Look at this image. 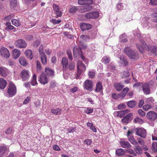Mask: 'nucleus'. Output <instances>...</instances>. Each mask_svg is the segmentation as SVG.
Returning a JSON list of instances; mask_svg holds the SVG:
<instances>
[{"mask_svg": "<svg viewBox=\"0 0 157 157\" xmlns=\"http://www.w3.org/2000/svg\"><path fill=\"white\" fill-rule=\"evenodd\" d=\"M8 97H12L14 96L17 93V88L15 84L12 82L9 84L7 90Z\"/></svg>", "mask_w": 157, "mask_h": 157, "instance_id": "nucleus-1", "label": "nucleus"}, {"mask_svg": "<svg viewBox=\"0 0 157 157\" xmlns=\"http://www.w3.org/2000/svg\"><path fill=\"white\" fill-rule=\"evenodd\" d=\"M124 51L130 58L135 59L137 58V52L132 51L129 48L127 47L125 48Z\"/></svg>", "mask_w": 157, "mask_h": 157, "instance_id": "nucleus-2", "label": "nucleus"}, {"mask_svg": "<svg viewBox=\"0 0 157 157\" xmlns=\"http://www.w3.org/2000/svg\"><path fill=\"white\" fill-rule=\"evenodd\" d=\"M83 88L89 92H91L93 90V82L92 80H86L84 81L83 84Z\"/></svg>", "mask_w": 157, "mask_h": 157, "instance_id": "nucleus-3", "label": "nucleus"}, {"mask_svg": "<svg viewBox=\"0 0 157 157\" xmlns=\"http://www.w3.org/2000/svg\"><path fill=\"white\" fill-rule=\"evenodd\" d=\"M135 131L136 135L144 138H145L146 132L144 129L143 128H137Z\"/></svg>", "mask_w": 157, "mask_h": 157, "instance_id": "nucleus-4", "label": "nucleus"}, {"mask_svg": "<svg viewBox=\"0 0 157 157\" xmlns=\"http://www.w3.org/2000/svg\"><path fill=\"white\" fill-rule=\"evenodd\" d=\"M0 55L6 58H8L10 56L8 50L5 47H2L0 49Z\"/></svg>", "mask_w": 157, "mask_h": 157, "instance_id": "nucleus-5", "label": "nucleus"}, {"mask_svg": "<svg viewBox=\"0 0 157 157\" xmlns=\"http://www.w3.org/2000/svg\"><path fill=\"white\" fill-rule=\"evenodd\" d=\"M15 45L18 48H25L27 46V44L26 42L22 39H19L17 40L15 42Z\"/></svg>", "mask_w": 157, "mask_h": 157, "instance_id": "nucleus-6", "label": "nucleus"}, {"mask_svg": "<svg viewBox=\"0 0 157 157\" xmlns=\"http://www.w3.org/2000/svg\"><path fill=\"white\" fill-rule=\"evenodd\" d=\"M99 16V13L98 12H91L86 13L85 15L86 18L89 19H95Z\"/></svg>", "mask_w": 157, "mask_h": 157, "instance_id": "nucleus-7", "label": "nucleus"}, {"mask_svg": "<svg viewBox=\"0 0 157 157\" xmlns=\"http://www.w3.org/2000/svg\"><path fill=\"white\" fill-rule=\"evenodd\" d=\"M146 116L148 119L153 121L157 118V114L155 112L150 111L147 114Z\"/></svg>", "mask_w": 157, "mask_h": 157, "instance_id": "nucleus-8", "label": "nucleus"}, {"mask_svg": "<svg viewBox=\"0 0 157 157\" xmlns=\"http://www.w3.org/2000/svg\"><path fill=\"white\" fill-rule=\"evenodd\" d=\"M48 79L46 75L44 73H42L40 75L39 77V81L43 85H45L48 83Z\"/></svg>", "mask_w": 157, "mask_h": 157, "instance_id": "nucleus-9", "label": "nucleus"}, {"mask_svg": "<svg viewBox=\"0 0 157 157\" xmlns=\"http://www.w3.org/2000/svg\"><path fill=\"white\" fill-rule=\"evenodd\" d=\"M21 75L23 80L24 81L27 80L30 77L29 71L25 70H23L21 71Z\"/></svg>", "mask_w": 157, "mask_h": 157, "instance_id": "nucleus-10", "label": "nucleus"}, {"mask_svg": "<svg viewBox=\"0 0 157 157\" xmlns=\"http://www.w3.org/2000/svg\"><path fill=\"white\" fill-rule=\"evenodd\" d=\"M142 88L143 92L145 94H148L150 93V85L149 84L146 83L142 85Z\"/></svg>", "mask_w": 157, "mask_h": 157, "instance_id": "nucleus-11", "label": "nucleus"}, {"mask_svg": "<svg viewBox=\"0 0 157 157\" xmlns=\"http://www.w3.org/2000/svg\"><path fill=\"white\" fill-rule=\"evenodd\" d=\"M86 48V45L83 44H82L80 47V48L77 47H75L73 49V54L74 55H77L79 53V51L80 50L81 48L82 49H85Z\"/></svg>", "mask_w": 157, "mask_h": 157, "instance_id": "nucleus-12", "label": "nucleus"}, {"mask_svg": "<svg viewBox=\"0 0 157 157\" xmlns=\"http://www.w3.org/2000/svg\"><path fill=\"white\" fill-rule=\"evenodd\" d=\"M132 119V113H129L126 115L122 120V121L125 123H128Z\"/></svg>", "mask_w": 157, "mask_h": 157, "instance_id": "nucleus-13", "label": "nucleus"}, {"mask_svg": "<svg viewBox=\"0 0 157 157\" xmlns=\"http://www.w3.org/2000/svg\"><path fill=\"white\" fill-rule=\"evenodd\" d=\"M9 151L8 147L4 145L0 146V157H3L5 153Z\"/></svg>", "mask_w": 157, "mask_h": 157, "instance_id": "nucleus-14", "label": "nucleus"}, {"mask_svg": "<svg viewBox=\"0 0 157 157\" xmlns=\"http://www.w3.org/2000/svg\"><path fill=\"white\" fill-rule=\"evenodd\" d=\"M85 5L81 7L79 11L80 12L84 13L89 11L92 10V8L91 6L89 5Z\"/></svg>", "mask_w": 157, "mask_h": 157, "instance_id": "nucleus-15", "label": "nucleus"}, {"mask_svg": "<svg viewBox=\"0 0 157 157\" xmlns=\"http://www.w3.org/2000/svg\"><path fill=\"white\" fill-rule=\"evenodd\" d=\"M80 28L82 31L89 30L92 27V25L88 24L82 23L80 25Z\"/></svg>", "mask_w": 157, "mask_h": 157, "instance_id": "nucleus-16", "label": "nucleus"}, {"mask_svg": "<svg viewBox=\"0 0 157 157\" xmlns=\"http://www.w3.org/2000/svg\"><path fill=\"white\" fill-rule=\"evenodd\" d=\"M45 72L46 75H47L48 76L52 77L54 76V71L48 67L45 68Z\"/></svg>", "mask_w": 157, "mask_h": 157, "instance_id": "nucleus-17", "label": "nucleus"}, {"mask_svg": "<svg viewBox=\"0 0 157 157\" xmlns=\"http://www.w3.org/2000/svg\"><path fill=\"white\" fill-rule=\"evenodd\" d=\"M92 0H78V3L80 5H91L93 3Z\"/></svg>", "mask_w": 157, "mask_h": 157, "instance_id": "nucleus-18", "label": "nucleus"}, {"mask_svg": "<svg viewBox=\"0 0 157 157\" xmlns=\"http://www.w3.org/2000/svg\"><path fill=\"white\" fill-rule=\"evenodd\" d=\"M120 144L123 148H131L132 147L130 144L127 141L121 140L120 141Z\"/></svg>", "mask_w": 157, "mask_h": 157, "instance_id": "nucleus-19", "label": "nucleus"}, {"mask_svg": "<svg viewBox=\"0 0 157 157\" xmlns=\"http://www.w3.org/2000/svg\"><path fill=\"white\" fill-rule=\"evenodd\" d=\"M61 63L63 66V70H66L68 64V60L67 58L65 57L62 58Z\"/></svg>", "mask_w": 157, "mask_h": 157, "instance_id": "nucleus-20", "label": "nucleus"}, {"mask_svg": "<svg viewBox=\"0 0 157 157\" xmlns=\"http://www.w3.org/2000/svg\"><path fill=\"white\" fill-rule=\"evenodd\" d=\"M20 55V51L17 49H14L12 51V56L14 59H17Z\"/></svg>", "mask_w": 157, "mask_h": 157, "instance_id": "nucleus-21", "label": "nucleus"}, {"mask_svg": "<svg viewBox=\"0 0 157 157\" xmlns=\"http://www.w3.org/2000/svg\"><path fill=\"white\" fill-rule=\"evenodd\" d=\"M7 84L6 81L2 78H0V89H4Z\"/></svg>", "mask_w": 157, "mask_h": 157, "instance_id": "nucleus-22", "label": "nucleus"}, {"mask_svg": "<svg viewBox=\"0 0 157 157\" xmlns=\"http://www.w3.org/2000/svg\"><path fill=\"white\" fill-rule=\"evenodd\" d=\"M137 47L140 52H142L143 49L146 50L147 51H149L151 50L146 44H143V46H140L137 45Z\"/></svg>", "mask_w": 157, "mask_h": 157, "instance_id": "nucleus-23", "label": "nucleus"}, {"mask_svg": "<svg viewBox=\"0 0 157 157\" xmlns=\"http://www.w3.org/2000/svg\"><path fill=\"white\" fill-rule=\"evenodd\" d=\"M77 69L81 70L84 71L86 70V68L85 65L81 61H78L77 63Z\"/></svg>", "mask_w": 157, "mask_h": 157, "instance_id": "nucleus-24", "label": "nucleus"}, {"mask_svg": "<svg viewBox=\"0 0 157 157\" xmlns=\"http://www.w3.org/2000/svg\"><path fill=\"white\" fill-rule=\"evenodd\" d=\"M102 89V86L101 83L100 82H98L96 84L95 91L97 92H101Z\"/></svg>", "mask_w": 157, "mask_h": 157, "instance_id": "nucleus-25", "label": "nucleus"}, {"mask_svg": "<svg viewBox=\"0 0 157 157\" xmlns=\"http://www.w3.org/2000/svg\"><path fill=\"white\" fill-rule=\"evenodd\" d=\"M128 112L129 111L128 109L118 111L117 112V117H124L126 113H128Z\"/></svg>", "mask_w": 157, "mask_h": 157, "instance_id": "nucleus-26", "label": "nucleus"}, {"mask_svg": "<svg viewBox=\"0 0 157 157\" xmlns=\"http://www.w3.org/2000/svg\"><path fill=\"white\" fill-rule=\"evenodd\" d=\"M125 151L122 148L118 149L116 151V154L117 155L122 156L124 155Z\"/></svg>", "mask_w": 157, "mask_h": 157, "instance_id": "nucleus-27", "label": "nucleus"}, {"mask_svg": "<svg viewBox=\"0 0 157 157\" xmlns=\"http://www.w3.org/2000/svg\"><path fill=\"white\" fill-rule=\"evenodd\" d=\"M120 59L121 61V65L125 66L128 64V62L123 56H121Z\"/></svg>", "mask_w": 157, "mask_h": 157, "instance_id": "nucleus-28", "label": "nucleus"}, {"mask_svg": "<svg viewBox=\"0 0 157 157\" xmlns=\"http://www.w3.org/2000/svg\"><path fill=\"white\" fill-rule=\"evenodd\" d=\"M120 43L126 42L127 41V39L126 35L124 34H123L120 36Z\"/></svg>", "mask_w": 157, "mask_h": 157, "instance_id": "nucleus-29", "label": "nucleus"}, {"mask_svg": "<svg viewBox=\"0 0 157 157\" xmlns=\"http://www.w3.org/2000/svg\"><path fill=\"white\" fill-rule=\"evenodd\" d=\"M128 140L133 145H136L138 144V142L136 141L132 136H129L128 138Z\"/></svg>", "mask_w": 157, "mask_h": 157, "instance_id": "nucleus-30", "label": "nucleus"}, {"mask_svg": "<svg viewBox=\"0 0 157 157\" xmlns=\"http://www.w3.org/2000/svg\"><path fill=\"white\" fill-rule=\"evenodd\" d=\"M134 149L135 151L137 154H140L143 153L142 149L140 146H135Z\"/></svg>", "mask_w": 157, "mask_h": 157, "instance_id": "nucleus-31", "label": "nucleus"}, {"mask_svg": "<svg viewBox=\"0 0 157 157\" xmlns=\"http://www.w3.org/2000/svg\"><path fill=\"white\" fill-rule=\"evenodd\" d=\"M25 54L28 59H32L33 56L32 52L30 50H27L25 52Z\"/></svg>", "mask_w": 157, "mask_h": 157, "instance_id": "nucleus-32", "label": "nucleus"}, {"mask_svg": "<svg viewBox=\"0 0 157 157\" xmlns=\"http://www.w3.org/2000/svg\"><path fill=\"white\" fill-rule=\"evenodd\" d=\"M114 86L117 90L120 91L123 89L124 86L121 83H115L114 84Z\"/></svg>", "mask_w": 157, "mask_h": 157, "instance_id": "nucleus-33", "label": "nucleus"}, {"mask_svg": "<svg viewBox=\"0 0 157 157\" xmlns=\"http://www.w3.org/2000/svg\"><path fill=\"white\" fill-rule=\"evenodd\" d=\"M61 111L62 110L59 108L53 109H51L52 113L56 115L60 114Z\"/></svg>", "mask_w": 157, "mask_h": 157, "instance_id": "nucleus-34", "label": "nucleus"}, {"mask_svg": "<svg viewBox=\"0 0 157 157\" xmlns=\"http://www.w3.org/2000/svg\"><path fill=\"white\" fill-rule=\"evenodd\" d=\"M127 105L130 108H133L136 105V102L135 101H131L127 102Z\"/></svg>", "mask_w": 157, "mask_h": 157, "instance_id": "nucleus-35", "label": "nucleus"}, {"mask_svg": "<svg viewBox=\"0 0 157 157\" xmlns=\"http://www.w3.org/2000/svg\"><path fill=\"white\" fill-rule=\"evenodd\" d=\"M19 62L21 65L23 66L26 65L27 64L26 59L24 57H21L19 58Z\"/></svg>", "mask_w": 157, "mask_h": 157, "instance_id": "nucleus-36", "label": "nucleus"}, {"mask_svg": "<svg viewBox=\"0 0 157 157\" xmlns=\"http://www.w3.org/2000/svg\"><path fill=\"white\" fill-rule=\"evenodd\" d=\"M7 70L4 67H0V74L3 76H6L7 75Z\"/></svg>", "mask_w": 157, "mask_h": 157, "instance_id": "nucleus-37", "label": "nucleus"}, {"mask_svg": "<svg viewBox=\"0 0 157 157\" xmlns=\"http://www.w3.org/2000/svg\"><path fill=\"white\" fill-rule=\"evenodd\" d=\"M40 56V58L41 62L43 64H46L47 63V59L45 56V54Z\"/></svg>", "mask_w": 157, "mask_h": 157, "instance_id": "nucleus-38", "label": "nucleus"}, {"mask_svg": "<svg viewBox=\"0 0 157 157\" xmlns=\"http://www.w3.org/2000/svg\"><path fill=\"white\" fill-rule=\"evenodd\" d=\"M31 83V85L33 86H35L37 84L36 81V76L35 74L33 75L32 80Z\"/></svg>", "mask_w": 157, "mask_h": 157, "instance_id": "nucleus-39", "label": "nucleus"}, {"mask_svg": "<svg viewBox=\"0 0 157 157\" xmlns=\"http://www.w3.org/2000/svg\"><path fill=\"white\" fill-rule=\"evenodd\" d=\"M10 5L11 8H14L17 5V1L16 0H10Z\"/></svg>", "mask_w": 157, "mask_h": 157, "instance_id": "nucleus-40", "label": "nucleus"}, {"mask_svg": "<svg viewBox=\"0 0 157 157\" xmlns=\"http://www.w3.org/2000/svg\"><path fill=\"white\" fill-rule=\"evenodd\" d=\"M129 91V89L128 87L124 88L122 92L121 93V97L124 98L126 94Z\"/></svg>", "mask_w": 157, "mask_h": 157, "instance_id": "nucleus-41", "label": "nucleus"}, {"mask_svg": "<svg viewBox=\"0 0 157 157\" xmlns=\"http://www.w3.org/2000/svg\"><path fill=\"white\" fill-rule=\"evenodd\" d=\"M116 9L118 10H121L124 8V6L123 3H118L116 6Z\"/></svg>", "mask_w": 157, "mask_h": 157, "instance_id": "nucleus-42", "label": "nucleus"}, {"mask_svg": "<svg viewBox=\"0 0 157 157\" xmlns=\"http://www.w3.org/2000/svg\"><path fill=\"white\" fill-rule=\"evenodd\" d=\"M134 121L135 123L139 124H142L143 123V120L138 117H136L134 119Z\"/></svg>", "mask_w": 157, "mask_h": 157, "instance_id": "nucleus-43", "label": "nucleus"}, {"mask_svg": "<svg viewBox=\"0 0 157 157\" xmlns=\"http://www.w3.org/2000/svg\"><path fill=\"white\" fill-rule=\"evenodd\" d=\"M78 9L77 6H73L69 10V12L71 13H75L78 10Z\"/></svg>", "mask_w": 157, "mask_h": 157, "instance_id": "nucleus-44", "label": "nucleus"}, {"mask_svg": "<svg viewBox=\"0 0 157 157\" xmlns=\"http://www.w3.org/2000/svg\"><path fill=\"white\" fill-rule=\"evenodd\" d=\"M12 24L16 26H20V23L19 21L15 19H13L11 21Z\"/></svg>", "mask_w": 157, "mask_h": 157, "instance_id": "nucleus-45", "label": "nucleus"}, {"mask_svg": "<svg viewBox=\"0 0 157 157\" xmlns=\"http://www.w3.org/2000/svg\"><path fill=\"white\" fill-rule=\"evenodd\" d=\"M110 61V59L106 56L104 57L101 60L102 62L104 63H108Z\"/></svg>", "mask_w": 157, "mask_h": 157, "instance_id": "nucleus-46", "label": "nucleus"}, {"mask_svg": "<svg viewBox=\"0 0 157 157\" xmlns=\"http://www.w3.org/2000/svg\"><path fill=\"white\" fill-rule=\"evenodd\" d=\"M112 98L115 99H117L121 97V94H112Z\"/></svg>", "mask_w": 157, "mask_h": 157, "instance_id": "nucleus-47", "label": "nucleus"}, {"mask_svg": "<svg viewBox=\"0 0 157 157\" xmlns=\"http://www.w3.org/2000/svg\"><path fill=\"white\" fill-rule=\"evenodd\" d=\"M93 109L90 108H85L84 110V112L86 113L89 114L92 113Z\"/></svg>", "mask_w": 157, "mask_h": 157, "instance_id": "nucleus-48", "label": "nucleus"}, {"mask_svg": "<svg viewBox=\"0 0 157 157\" xmlns=\"http://www.w3.org/2000/svg\"><path fill=\"white\" fill-rule=\"evenodd\" d=\"M44 47L43 45H41L39 49V52L40 55L44 54L45 53L44 52Z\"/></svg>", "mask_w": 157, "mask_h": 157, "instance_id": "nucleus-49", "label": "nucleus"}, {"mask_svg": "<svg viewBox=\"0 0 157 157\" xmlns=\"http://www.w3.org/2000/svg\"><path fill=\"white\" fill-rule=\"evenodd\" d=\"M154 99L151 97L146 98L145 101L146 102L149 104L152 103L154 102Z\"/></svg>", "mask_w": 157, "mask_h": 157, "instance_id": "nucleus-50", "label": "nucleus"}, {"mask_svg": "<svg viewBox=\"0 0 157 157\" xmlns=\"http://www.w3.org/2000/svg\"><path fill=\"white\" fill-rule=\"evenodd\" d=\"M80 38L83 40L85 41H87L90 39V37L86 35H81L80 36Z\"/></svg>", "mask_w": 157, "mask_h": 157, "instance_id": "nucleus-51", "label": "nucleus"}, {"mask_svg": "<svg viewBox=\"0 0 157 157\" xmlns=\"http://www.w3.org/2000/svg\"><path fill=\"white\" fill-rule=\"evenodd\" d=\"M61 21L60 20H56L55 19H52L50 20V22L54 24H56L60 23Z\"/></svg>", "mask_w": 157, "mask_h": 157, "instance_id": "nucleus-52", "label": "nucleus"}, {"mask_svg": "<svg viewBox=\"0 0 157 157\" xmlns=\"http://www.w3.org/2000/svg\"><path fill=\"white\" fill-rule=\"evenodd\" d=\"M40 43V42L39 40H37L34 42L32 45L35 48H37Z\"/></svg>", "mask_w": 157, "mask_h": 157, "instance_id": "nucleus-53", "label": "nucleus"}, {"mask_svg": "<svg viewBox=\"0 0 157 157\" xmlns=\"http://www.w3.org/2000/svg\"><path fill=\"white\" fill-rule=\"evenodd\" d=\"M152 148L155 151H157V143L154 142L152 144Z\"/></svg>", "mask_w": 157, "mask_h": 157, "instance_id": "nucleus-54", "label": "nucleus"}, {"mask_svg": "<svg viewBox=\"0 0 157 157\" xmlns=\"http://www.w3.org/2000/svg\"><path fill=\"white\" fill-rule=\"evenodd\" d=\"M126 151L128 153L132 154L134 156L136 155V154L134 152L133 150L131 149H128L126 150Z\"/></svg>", "mask_w": 157, "mask_h": 157, "instance_id": "nucleus-55", "label": "nucleus"}, {"mask_svg": "<svg viewBox=\"0 0 157 157\" xmlns=\"http://www.w3.org/2000/svg\"><path fill=\"white\" fill-rule=\"evenodd\" d=\"M138 112L139 115L142 117H144L145 115V113L141 109H139L138 111Z\"/></svg>", "mask_w": 157, "mask_h": 157, "instance_id": "nucleus-56", "label": "nucleus"}, {"mask_svg": "<svg viewBox=\"0 0 157 157\" xmlns=\"http://www.w3.org/2000/svg\"><path fill=\"white\" fill-rule=\"evenodd\" d=\"M53 7L55 12L59 10V7L56 4H53Z\"/></svg>", "mask_w": 157, "mask_h": 157, "instance_id": "nucleus-57", "label": "nucleus"}, {"mask_svg": "<svg viewBox=\"0 0 157 157\" xmlns=\"http://www.w3.org/2000/svg\"><path fill=\"white\" fill-rule=\"evenodd\" d=\"M138 142L141 146L144 145L145 144L144 140L142 139L139 138L137 139Z\"/></svg>", "mask_w": 157, "mask_h": 157, "instance_id": "nucleus-58", "label": "nucleus"}, {"mask_svg": "<svg viewBox=\"0 0 157 157\" xmlns=\"http://www.w3.org/2000/svg\"><path fill=\"white\" fill-rule=\"evenodd\" d=\"M13 132V129L11 128H8L5 131V133L7 135L11 134Z\"/></svg>", "mask_w": 157, "mask_h": 157, "instance_id": "nucleus-59", "label": "nucleus"}, {"mask_svg": "<svg viewBox=\"0 0 157 157\" xmlns=\"http://www.w3.org/2000/svg\"><path fill=\"white\" fill-rule=\"evenodd\" d=\"M151 106L150 105H144L143 107V109L145 111H147L149 109H151Z\"/></svg>", "mask_w": 157, "mask_h": 157, "instance_id": "nucleus-60", "label": "nucleus"}, {"mask_svg": "<svg viewBox=\"0 0 157 157\" xmlns=\"http://www.w3.org/2000/svg\"><path fill=\"white\" fill-rule=\"evenodd\" d=\"M88 75L89 78H93L95 75V73L94 71H90L89 72Z\"/></svg>", "mask_w": 157, "mask_h": 157, "instance_id": "nucleus-61", "label": "nucleus"}, {"mask_svg": "<svg viewBox=\"0 0 157 157\" xmlns=\"http://www.w3.org/2000/svg\"><path fill=\"white\" fill-rule=\"evenodd\" d=\"M50 84V88H54L56 86V82L54 81H51Z\"/></svg>", "mask_w": 157, "mask_h": 157, "instance_id": "nucleus-62", "label": "nucleus"}, {"mask_svg": "<svg viewBox=\"0 0 157 157\" xmlns=\"http://www.w3.org/2000/svg\"><path fill=\"white\" fill-rule=\"evenodd\" d=\"M82 71H83L81 70L80 69H77V76H76V79H78L79 78L80 75Z\"/></svg>", "mask_w": 157, "mask_h": 157, "instance_id": "nucleus-63", "label": "nucleus"}, {"mask_svg": "<svg viewBox=\"0 0 157 157\" xmlns=\"http://www.w3.org/2000/svg\"><path fill=\"white\" fill-rule=\"evenodd\" d=\"M78 89V88L76 86H74L73 88L70 89V91L71 92L74 93L76 92Z\"/></svg>", "mask_w": 157, "mask_h": 157, "instance_id": "nucleus-64", "label": "nucleus"}]
</instances>
